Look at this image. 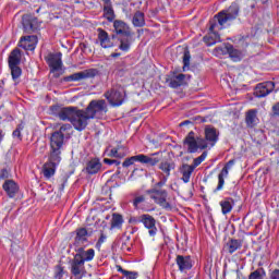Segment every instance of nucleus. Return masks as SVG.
<instances>
[{"mask_svg": "<svg viewBox=\"0 0 279 279\" xmlns=\"http://www.w3.org/2000/svg\"><path fill=\"white\" fill-rule=\"evenodd\" d=\"M50 112L54 117H58L60 121H70L74 130L82 132L86 130V119H84V110H80L77 107H61L51 106Z\"/></svg>", "mask_w": 279, "mask_h": 279, "instance_id": "1", "label": "nucleus"}, {"mask_svg": "<svg viewBox=\"0 0 279 279\" xmlns=\"http://www.w3.org/2000/svg\"><path fill=\"white\" fill-rule=\"evenodd\" d=\"M108 112V104L104 99L92 100L87 108L83 110V119H85V128L90 119H102Z\"/></svg>", "mask_w": 279, "mask_h": 279, "instance_id": "2", "label": "nucleus"}, {"mask_svg": "<svg viewBox=\"0 0 279 279\" xmlns=\"http://www.w3.org/2000/svg\"><path fill=\"white\" fill-rule=\"evenodd\" d=\"M184 147L187 149V154H197V151L208 149L207 142L202 136H195V132L191 131L183 141Z\"/></svg>", "mask_w": 279, "mask_h": 279, "instance_id": "3", "label": "nucleus"}, {"mask_svg": "<svg viewBox=\"0 0 279 279\" xmlns=\"http://www.w3.org/2000/svg\"><path fill=\"white\" fill-rule=\"evenodd\" d=\"M105 97L109 101L110 106H113V108H119V106H123L128 94L125 93V88L123 86L113 85L112 88L105 93Z\"/></svg>", "mask_w": 279, "mask_h": 279, "instance_id": "4", "label": "nucleus"}, {"mask_svg": "<svg viewBox=\"0 0 279 279\" xmlns=\"http://www.w3.org/2000/svg\"><path fill=\"white\" fill-rule=\"evenodd\" d=\"M239 4L233 2L227 10L220 11L217 15H215L214 21L220 25L219 29H223V25L229 23V21H234V19L239 16Z\"/></svg>", "mask_w": 279, "mask_h": 279, "instance_id": "5", "label": "nucleus"}, {"mask_svg": "<svg viewBox=\"0 0 279 279\" xmlns=\"http://www.w3.org/2000/svg\"><path fill=\"white\" fill-rule=\"evenodd\" d=\"M71 124H63L60 126L59 131H54L50 137V147L51 149H62L64 145V136L69 134L71 130Z\"/></svg>", "mask_w": 279, "mask_h": 279, "instance_id": "6", "label": "nucleus"}, {"mask_svg": "<svg viewBox=\"0 0 279 279\" xmlns=\"http://www.w3.org/2000/svg\"><path fill=\"white\" fill-rule=\"evenodd\" d=\"M146 194L149 195L150 199H154L155 204L161 206V208H171V204L167 202V197H169V193L167 192V190L154 187L147 190Z\"/></svg>", "mask_w": 279, "mask_h": 279, "instance_id": "7", "label": "nucleus"}, {"mask_svg": "<svg viewBox=\"0 0 279 279\" xmlns=\"http://www.w3.org/2000/svg\"><path fill=\"white\" fill-rule=\"evenodd\" d=\"M134 162H141V165H149V167H156V165L160 162V159L140 154V155H135L130 158H126L122 162V167L124 168L132 167Z\"/></svg>", "mask_w": 279, "mask_h": 279, "instance_id": "8", "label": "nucleus"}, {"mask_svg": "<svg viewBox=\"0 0 279 279\" xmlns=\"http://www.w3.org/2000/svg\"><path fill=\"white\" fill-rule=\"evenodd\" d=\"M210 26H209V33L207 36L204 37V43L208 47H213V45H217V43H221V37L219 36V33H217L218 29H223L219 28L221 25L217 22V20L210 21Z\"/></svg>", "mask_w": 279, "mask_h": 279, "instance_id": "9", "label": "nucleus"}, {"mask_svg": "<svg viewBox=\"0 0 279 279\" xmlns=\"http://www.w3.org/2000/svg\"><path fill=\"white\" fill-rule=\"evenodd\" d=\"M22 25L25 34H34V32H37L38 27H40L38 19L32 14H25L22 16Z\"/></svg>", "mask_w": 279, "mask_h": 279, "instance_id": "10", "label": "nucleus"}, {"mask_svg": "<svg viewBox=\"0 0 279 279\" xmlns=\"http://www.w3.org/2000/svg\"><path fill=\"white\" fill-rule=\"evenodd\" d=\"M138 222L148 230L149 236H156L158 228L156 227V218L149 214H143L138 217Z\"/></svg>", "mask_w": 279, "mask_h": 279, "instance_id": "11", "label": "nucleus"}, {"mask_svg": "<svg viewBox=\"0 0 279 279\" xmlns=\"http://www.w3.org/2000/svg\"><path fill=\"white\" fill-rule=\"evenodd\" d=\"M46 62L50 68V73L62 71V52L48 54Z\"/></svg>", "mask_w": 279, "mask_h": 279, "instance_id": "12", "label": "nucleus"}, {"mask_svg": "<svg viewBox=\"0 0 279 279\" xmlns=\"http://www.w3.org/2000/svg\"><path fill=\"white\" fill-rule=\"evenodd\" d=\"M205 138L207 147H215L217 141H219V132L213 125H206L204 129Z\"/></svg>", "mask_w": 279, "mask_h": 279, "instance_id": "13", "label": "nucleus"}, {"mask_svg": "<svg viewBox=\"0 0 279 279\" xmlns=\"http://www.w3.org/2000/svg\"><path fill=\"white\" fill-rule=\"evenodd\" d=\"M232 167H234V159L229 160L218 174V185L214 190V193H217L223 189V184H226V178H228V173H230V169H232Z\"/></svg>", "mask_w": 279, "mask_h": 279, "instance_id": "14", "label": "nucleus"}, {"mask_svg": "<svg viewBox=\"0 0 279 279\" xmlns=\"http://www.w3.org/2000/svg\"><path fill=\"white\" fill-rule=\"evenodd\" d=\"M71 274L76 279L84 278V259L80 256H74V259L71 263Z\"/></svg>", "mask_w": 279, "mask_h": 279, "instance_id": "15", "label": "nucleus"}, {"mask_svg": "<svg viewBox=\"0 0 279 279\" xmlns=\"http://www.w3.org/2000/svg\"><path fill=\"white\" fill-rule=\"evenodd\" d=\"M276 88V83L268 81L265 83H259L255 87L254 95L255 97H267Z\"/></svg>", "mask_w": 279, "mask_h": 279, "instance_id": "16", "label": "nucleus"}, {"mask_svg": "<svg viewBox=\"0 0 279 279\" xmlns=\"http://www.w3.org/2000/svg\"><path fill=\"white\" fill-rule=\"evenodd\" d=\"M99 73L97 69H88L81 72H76L68 77L69 82H81V80H88L95 77Z\"/></svg>", "mask_w": 279, "mask_h": 279, "instance_id": "17", "label": "nucleus"}, {"mask_svg": "<svg viewBox=\"0 0 279 279\" xmlns=\"http://www.w3.org/2000/svg\"><path fill=\"white\" fill-rule=\"evenodd\" d=\"M88 245V230L86 228L76 229V236L74 239V247H86Z\"/></svg>", "mask_w": 279, "mask_h": 279, "instance_id": "18", "label": "nucleus"}, {"mask_svg": "<svg viewBox=\"0 0 279 279\" xmlns=\"http://www.w3.org/2000/svg\"><path fill=\"white\" fill-rule=\"evenodd\" d=\"M113 27L116 34L120 36H128L129 38H132V36H134V33H132V28H130V26L121 20H116L113 22Z\"/></svg>", "mask_w": 279, "mask_h": 279, "instance_id": "19", "label": "nucleus"}, {"mask_svg": "<svg viewBox=\"0 0 279 279\" xmlns=\"http://www.w3.org/2000/svg\"><path fill=\"white\" fill-rule=\"evenodd\" d=\"M36 43H38V37L28 35L21 38L19 47L25 49V51H34L36 49Z\"/></svg>", "mask_w": 279, "mask_h": 279, "instance_id": "20", "label": "nucleus"}, {"mask_svg": "<svg viewBox=\"0 0 279 279\" xmlns=\"http://www.w3.org/2000/svg\"><path fill=\"white\" fill-rule=\"evenodd\" d=\"M2 187L8 197L13 198L19 195L20 187L19 184L14 182V180H5Z\"/></svg>", "mask_w": 279, "mask_h": 279, "instance_id": "21", "label": "nucleus"}, {"mask_svg": "<svg viewBox=\"0 0 279 279\" xmlns=\"http://www.w3.org/2000/svg\"><path fill=\"white\" fill-rule=\"evenodd\" d=\"M86 246H80L75 248L76 254L74 256H78L83 263H90L93 258H95V250L88 248L87 251L84 250Z\"/></svg>", "mask_w": 279, "mask_h": 279, "instance_id": "22", "label": "nucleus"}, {"mask_svg": "<svg viewBox=\"0 0 279 279\" xmlns=\"http://www.w3.org/2000/svg\"><path fill=\"white\" fill-rule=\"evenodd\" d=\"M175 263L180 271H189V269L193 268V262L191 260V256L178 255L175 258Z\"/></svg>", "mask_w": 279, "mask_h": 279, "instance_id": "23", "label": "nucleus"}, {"mask_svg": "<svg viewBox=\"0 0 279 279\" xmlns=\"http://www.w3.org/2000/svg\"><path fill=\"white\" fill-rule=\"evenodd\" d=\"M97 32L98 40L104 49H110V47H114V44L110 39V35H108V32L104 31L102 28H98Z\"/></svg>", "mask_w": 279, "mask_h": 279, "instance_id": "24", "label": "nucleus"}, {"mask_svg": "<svg viewBox=\"0 0 279 279\" xmlns=\"http://www.w3.org/2000/svg\"><path fill=\"white\" fill-rule=\"evenodd\" d=\"M245 123L247 128H256V124L259 123L258 109H250L248 111H246Z\"/></svg>", "mask_w": 279, "mask_h": 279, "instance_id": "25", "label": "nucleus"}, {"mask_svg": "<svg viewBox=\"0 0 279 279\" xmlns=\"http://www.w3.org/2000/svg\"><path fill=\"white\" fill-rule=\"evenodd\" d=\"M221 51L222 53H228L233 62H239L241 58H243V53L230 44H228Z\"/></svg>", "mask_w": 279, "mask_h": 279, "instance_id": "26", "label": "nucleus"}, {"mask_svg": "<svg viewBox=\"0 0 279 279\" xmlns=\"http://www.w3.org/2000/svg\"><path fill=\"white\" fill-rule=\"evenodd\" d=\"M85 170L89 175H95L96 173L101 171V161H99L98 158L89 160L86 165Z\"/></svg>", "mask_w": 279, "mask_h": 279, "instance_id": "27", "label": "nucleus"}, {"mask_svg": "<svg viewBox=\"0 0 279 279\" xmlns=\"http://www.w3.org/2000/svg\"><path fill=\"white\" fill-rule=\"evenodd\" d=\"M195 171V168L189 163H183L180 168V173L182 174V181L185 184H189L191 182V175H193V172Z\"/></svg>", "mask_w": 279, "mask_h": 279, "instance_id": "28", "label": "nucleus"}, {"mask_svg": "<svg viewBox=\"0 0 279 279\" xmlns=\"http://www.w3.org/2000/svg\"><path fill=\"white\" fill-rule=\"evenodd\" d=\"M241 247H243V241L236 239H230L225 245V250L228 254H234V252L241 250Z\"/></svg>", "mask_w": 279, "mask_h": 279, "instance_id": "29", "label": "nucleus"}, {"mask_svg": "<svg viewBox=\"0 0 279 279\" xmlns=\"http://www.w3.org/2000/svg\"><path fill=\"white\" fill-rule=\"evenodd\" d=\"M21 64V49L15 48L9 56V66H19Z\"/></svg>", "mask_w": 279, "mask_h": 279, "instance_id": "30", "label": "nucleus"}, {"mask_svg": "<svg viewBox=\"0 0 279 279\" xmlns=\"http://www.w3.org/2000/svg\"><path fill=\"white\" fill-rule=\"evenodd\" d=\"M121 228H123V216L121 214H112L110 230H121Z\"/></svg>", "mask_w": 279, "mask_h": 279, "instance_id": "31", "label": "nucleus"}, {"mask_svg": "<svg viewBox=\"0 0 279 279\" xmlns=\"http://www.w3.org/2000/svg\"><path fill=\"white\" fill-rule=\"evenodd\" d=\"M160 171H162L165 174H160L163 178H169L171 175V171L175 169V163L174 162H169V161H162L159 165Z\"/></svg>", "mask_w": 279, "mask_h": 279, "instance_id": "32", "label": "nucleus"}, {"mask_svg": "<svg viewBox=\"0 0 279 279\" xmlns=\"http://www.w3.org/2000/svg\"><path fill=\"white\" fill-rule=\"evenodd\" d=\"M222 215H228L232 213V208L234 206V199L227 197L220 202Z\"/></svg>", "mask_w": 279, "mask_h": 279, "instance_id": "33", "label": "nucleus"}, {"mask_svg": "<svg viewBox=\"0 0 279 279\" xmlns=\"http://www.w3.org/2000/svg\"><path fill=\"white\" fill-rule=\"evenodd\" d=\"M132 23L134 27H145V13L141 11L135 12Z\"/></svg>", "mask_w": 279, "mask_h": 279, "instance_id": "34", "label": "nucleus"}, {"mask_svg": "<svg viewBox=\"0 0 279 279\" xmlns=\"http://www.w3.org/2000/svg\"><path fill=\"white\" fill-rule=\"evenodd\" d=\"M60 154V148H51L48 162H50V165H54L56 167H58L60 165V161L62 160Z\"/></svg>", "mask_w": 279, "mask_h": 279, "instance_id": "35", "label": "nucleus"}, {"mask_svg": "<svg viewBox=\"0 0 279 279\" xmlns=\"http://www.w3.org/2000/svg\"><path fill=\"white\" fill-rule=\"evenodd\" d=\"M169 84L171 88H178L180 86H184V84H186V74H179L174 76Z\"/></svg>", "mask_w": 279, "mask_h": 279, "instance_id": "36", "label": "nucleus"}, {"mask_svg": "<svg viewBox=\"0 0 279 279\" xmlns=\"http://www.w3.org/2000/svg\"><path fill=\"white\" fill-rule=\"evenodd\" d=\"M56 165L50 163L49 161L44 165V175L49 180V178L56 175Z\"/></svg>", "mask_w": 279, "mask_h": 279, "instance_id": "37", "label": "nucleus"}, {"mask_svg": "<svg viewBox=\"0 0 279 279\" xmlns=\"http://www.w3.org/2000/svg\"><path fill=\"white\" fill-rule=\"evenodd\" d=\"M131 46H132V37L123 36L120 38L119 49H121V51H130Z\"/></svg>", "mask_w": 279, "mask_h": 279, "instance_id": "38", "label": "nucleus"}, {"mask_svg": "<svg viewBox=\"0 0 279 279\" xmlns=\"http://www.w3.org/2000/svg\"><path fill=\"white\" fill-rule=\"evenodd\" d=\"M117 269L120 274H122L123 276H125L126 279H136L138 278V272L136 271H130V270H125L123 269V267L121 266H117Z\"/></svg>", "mask_w": 279, "mask_h": 279, "instance_id": "39", "label": "nucleus"}, {"mask_svg": "<svg viewBox=\"0 0 279 279\" xmlns=\"http://www.w3.org/2000/svg\"><path fill=\"white\" fill-rule=\"evenodd\" d=\"M104 16L107 21L112 23V21H114V9H112V7H104Z\"/></svg>", "mask_w": 279, "mask_h": 279, "instance_id": "40", "label": "nucleus"}, {"mask_svg": "<svg viewBox=\"0 0 279 279\" xmlns=\"http://www.w3.org/2000/svg\"><path fill=\"white\" fill-rule=\"evenodd\" d=\"M266 276L264 268H257L253 272L250 274L248 279H264Z\"/></svg>", "mask_w": 279, "mask_h": 279, "instance_id": "41", "label": "nucleus"}, {"mask_svg": "<svg viewBox=\"0 0 279 279\" xmlns=\"http://www.w3.org/2000/svg\"><path fill=\"white\" fill-rule=\"evenodd\" d=\"M207 156H208V153L204 151L199 157L195 158L193 160V163L190 166L193 167L194 169H197V167H199V165H202L204 160H206Z\"/></svg>", "mask_w": 279, "mask_h": 279, "instance_id": "42", "label": "nucleus"}, {"mask_svg": "<svg viewBox=\"0 0 279 279\" xmlns=\"http://www.w3.org/2000/svg\"><path fill=\"white\" fill-rule=\"evenodd\" d=\"M9 68L11 69V75L13 77V80H19L21 77V74L23 73V71L20 69L19 65H9Z\"/></svg>", "mask_w": 279, "mask_h": 279, "instance_id": "43", "label": "nucleus"}, {"mask_svg": "<svg viewBox=\"0 0 279 279\" xmlns=\"http://www.w3.org/2000/svg\"><path fill=\"white\" fill-rule=\"evenodd\" d=\"M190 65H191V52L189 50H185L183 54V71H186V69H189Z\"/></svg>", "mask_w": 279, "mask_h": 279, "instance_id": "44", "label": "nucleus"}, {"mask_svg": "<svg viewBox=\"0 0 279 279\" xmlns=\"http://www.w3.org/2000/svg\"><path fill=\"white\" fill-rule=\"evenodd\" d=\"M132 241L130 240V238H126V240L121 244V250L122 252H132Z\"/></svg>", "mask_w": 279, "mask_h": 279, "instance_id": "45", "label": "nucleus"}, {"mask_svg": "<svg viewBox=\"0 0 279 279\" xmlns=\"http://www.w3.org/2000/svg\"><path fill=\"white\" fill-rule=\"evenodd\" d=\"M109 156H110L111 158H125V154L120 153V151H119V148H112V149L110 150Z\"/></svg>", "mask_w": 279, "mask_h": 279, "instance_id": "46", "label": "nucleus"}, {"mask_svg": "<svg viewBox=\"0 0 279 279\" xmlns=\"http://www.w3.org/2000/svg\"><path fill=\"white\" fill-rule=\"evenodd\" d=\"M64 268L62 266H56L54 278L62 279L64 278Z\"/></svg>", "mask_w": 279, "mask_h": 279, "instance_id": "47", "label": "nucleus"}, {"mask_svg": "<svg viewBox=\"0 0 279 279\" xmlns=\"http://www.w3.org/2000/svg\"><path fill=\"white\" fill-rule=\"evenodd\" d=\"M144 202H145V195H137V196H135V198L133 199L134 208H138V206L141 204H143Z\"/></svg>", "mask_w": 279, "mask_h": 279, "instance_id": "48", "label": "nucleus"}, {"mask_svg": "<svg viewBox=\"0 0 279 279\" xmlns=\"http://www.w3.org/2000/svg\"><path fill=\"white\" fill-rule=\"evenodd\" d=\"M159 180L160 181L155 184V189H161V186H165V184H167V180H169V178L160 175Z\"/></svg>", "mask_w": 279, "mask_h": 279, "instance_id": "49", "label": "nucleus"}, {"mask_svg": "<svg viewBox=\"0 0 279 279\" xmlns=\"http://www.w3.org/2000/svg\"><path fill=\"white\" fill-rule=\"evenodd\" d=\"M106 239H108V235H106V233H104V231H100V236L98 239V242L96 243V246L101 247V244L106 243Z\"/></svg>", "mask_w": 279, "mask_h": 279, "instance_id": "50", "label": "nucleus"}, {"mask_svg": "<svg viewBox=\"0 0 279 279\" xmlns=\"http://www.w3.org/2000/svg\"><path fill=\"white\" fill-rule=\"evenodd\" d=\"M10 178V171L3 168L0 170V180H8Z\"/></svg>", "mask_w": 279, "mask_h": 279, "instance_id": "51", "label": "nucleus"}, {"mask_svg": "<svg viewBox=\"0 0 279 279\" xmlns=\"http://www.w3.org/2000/svg\"><path fill=\"white\" fill-rule=\"evenodd\" d=\"M272 117H279V102L272 106Z\"/></svg>", "mask_w": 279, "mask_h": 279, "instance_id": "52", "label": "nucleus"}, {"mask_svg": "<svg viewBox=\"0 0 279 279\" xmlns=\"http://www.w3.org/2000/svg\"><path fill=\"white\" fill-rule=\"evenodd\" d=\"M13 138H19L21 141L22 138L21 129L17 128L13 131Z\"/></svg>", "mask_w": 279, "mask_h": 279, "instance_id": "53", "label": "nucleus"}, {"mask_svg": "<svg viewBox=\"0 0 279 279\" xmlns=\"http://www.w3.org/2000/svg\"><path fill=\"white\" fill-rule=\"evenodd\" d=\"M270 279H279V269H275L271 271Z\"/></svg>", "mask_w": 279, "mask_h": 279, "instance_id": "54", "label": "nucleus"}, {"mask_svg": "<svg viewBox=\"0 0 279 279\" xmlns=\"http://www.w3.org/2000/svg\"><path fill=\"white\" fill-rule=\"evenodd\" d=\"M102 2H104V8L112 7V1L111 0H102Z\"/></svg>", "mask_w": 279, "mask_h": 279, "instance_id": "55", "label": "nucleus"}, {"mask_svg": "<svg viewBox=\"0 0 279 279\" xmlns=\"http://www.w3.org/2000/svg\"><path fill=\"white\" fill-rule=\"evenodd\" d=\"M104 162L105 165H114V159L105 158Z\"/></svg>", "mask_w": 279, "mask_h": 279, "instance_id": "56", "label": "nucleus"}, {"mask_svg": "<svg viewBox=\"0 0 279 279\" xmlns=\"http://www.w3.org/2000/svg\"><path fill=\"white\" fill-rule=\"evenodd\" d=\"M4 136H5V133L3 132V130L0 129V143H2Z\"/></svg>", "mask_w": 279, "mask_h": 279, "instance_id": "57", "label": "nucleus"}, {"mask_svg": "<svg viewBox=\"0 0 279 279\" xmlns=\"http://www.w3.org/2000/svg\"><path fill=\"white\" fill-rule=\"evenodd\" d=\"M121 56L120 52H113L111 53V58H119Z\"/></svg>", "mask_w": 279, "mask_h": 279, "instance_id": "58", "label": "nucleus"}, {"mask_svg": "<svg viewBox=\"0 0 279 279\" xmlns=\"http://www.w3.org/2000/svg\"><path fill=\"white\" fill-rule=\"evenodd\" d=\"M113 165H116L117 167H119V165H121V161L114 159Z\"/></svg>", "mask_w": 279, "mask_h": 279, "instance_id": "59", "label": "nucleus"}, {"mask_svg": "<svg viewBox=\"0 0 279 279\" xmlns=\"http://www.w3.org/2000/svg\"><path fill=\"white\" fill-rule=\"evenodd\" d=\"M187 123H189V121H184L180 125H186Z\"/></svg>", "mask_w": 279, "mask_h": 279, "instance_id": "60", "label": "nucleus"}, {"mask_svg": "<svg viewBox=\"0 0 279 279\" xmlns=\"http://www.w3.org/2000/svg\"><path fill=\"white\" fill-rule=\"evenodd\" d=\"M269 0H262V3H267Z\"/></svg>", "mask_w": 279, "mask_h": 279, "instance_id": "61", "label": "nucleus"}, {"mask_svg": "<svg viewBox=\"0 0 279 279\" xmlns=\"http://www.w3.org/2000/svg\"><path fill=\"white\" fill-rule=\"evenodd\" d=\"M269 0H262V3H267Z\"/></svg>", "mask_w": 279, "mask_h": 279, "instance_id": "62", "label": "nucleus"}]
</instances>
